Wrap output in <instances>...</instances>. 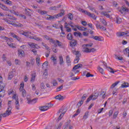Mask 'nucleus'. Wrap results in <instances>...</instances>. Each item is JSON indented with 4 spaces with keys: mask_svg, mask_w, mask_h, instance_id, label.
Listing matches in <instances>:
<instances>
[{
    "mask_svg": "<svg viewBox=\"0 0 129 129\" xmlns=\"http://www.w3.org/2000/svg\"><path fill=\"white\" fill-rule=\"evenodd\" d=\"M100 67H103L104 68H105V69H107L109 68V69H110V70H109V71L110 72V73H114V72L113 71V70L112 69V68H110V67H107V64H106L105 63V61H100Z\"/></svg>",
    "mask_w": 129,
    "mask_h": 129,
    "instance_id": "nucleus-1",
    "label": "nucleus"
},
{
    "mask_svg": "<svg viewBox=\"0 0 129 129\" xmlns=\"http://www.w3.org/2000/svg\"><path fill=\"white\" fill-rule=\"evenodd\" d=\"M72 52L73 54L76 55V58L74 60V63H78V62H79V60H80V58H79V57L81 56V54L79 53V51H76L75 50H72Z\"/></svg>",
    "mask_w": 129,
    "mask_h": 129,
    "instance_id": "nucleus-2",
    "label": "nucleus"
},
{
    "mask_svg": "<svg viewBox=\"0 0 129 129\" xmlns=\"http://www.w3.org/2000/svg\"><path fill=\"white\" fill-rule=\"evenodd\" d=\"M99 95V94L98 93H95L94 95H91L89 98L87 99L86 102L88 103V102H89L90 100H95L97 99L98 97V96Z\"/></svg>",
    "mask_w": 129,
    "mask_h": 129,
    "instance_id": "nucleus-3",
    "label": "nucleus"
},
{
    "mask_svg": "<svg viewBox=\"0 0 129 129\" xmlns=\"http://www.w3.org/2000/svg\"><path fill=\"white\" fill-rule=\"evenodd\" d=\"M13 99L15 100V107L16 108L19 110L20 109V104L19 102V97L17 95L15 94L12 97Z\"/></svg>",
    "mask_w": 129,
    "mask_h": 129,
    "instance_id": "nucleus-4",
    "label": "nucleus"
},
{
    "mask_svg": "<svg viewBox=\"0 0 129 129\" xmlns=\"http://www.w3.org/2000/svg\"><path fill=\"white\" fill-rule=\"evenodd\" d=\"M71 120H69L67 122H66L65 125L63 126L62 129H72L73 128V126L70 125Z\"/></svg>",
    "mask_w": 129,
    "mask_h": 129,
    "instance_id": "nucleus-5",
    "label": "nucleus"
},
{
    "mask_svg": "<svg viewBox=\"0 0 129 129\" xmlns=\"http://www.w3.org/2000/svg\"><path fill=\"white\" fill-rule=\"evenodd\" d=\"M82 12L85 15H87V16H88V17H90V18H92V19H93V20H96V17H95V15L94 14H91V13H90L87 11L84 10Z\"/></svg>",
    "mask_w": 129,
    "mask_h": 129,
    "instance_id": "nucleus-6",
    "label": "nucleus"
},
{
    "mask_svg": "<svg viewBox=\"0 0 129 129\" xmlns=\"http://www.w3.org/2000/svg\"><path fill=\"white\" fill-rule=\"evenodd\" d=\"M96 51V49L94 48H92L91 49L89 48H86L85 50H83V52L84 53H93Z\"/></svg>",
    "mask_w": 129,
    "mask_h": 129,
    "instance_id": "nucleus-7",
    "label": "nucleus"
},
{
    "mask_svg": "<svg viewBox=\"0 0 129 129\" xmlns=\"http://www.w3.org/2000/svg\"><path fill=\"white\" fill-rule=\"evenodd\" d=\"M6 94V91L4 89H1L0 91V105H2V99L1 98H3L5 95Z\"/></svg>",
    "mask_w": 129,
    "mask_h": 129,
    "instance_id": "nucleus-8",
    "label": "nucleus"
},
{
    "mask_svg": "<svg viewBox=\"0 0 129 129\" xmlns=\"http://www.w3.org/2000/svg\"><path fill=\"white\" fill-rule=\"evenodd\" d=\"M11 35L12 37H13V38H14L15 39L17 40V41H18L20 43H22V39H21V37H20V36L16 35L14 33H11Z\"/></svg>",
    "mask_w": 129,
    "mask_h": 129,
    "instance_id": "nucleus-9",
    "label": "nucleus"
},
{
    "mask_svg": "<svg viewBox=\"0 0 129 129\" xmlns=\"http://www.w3.org/2000/svg\"><path fill=\"white\" fill-rule=\"evenodd\" d=\"M18 56L20 57L21 58H23V57H25V52L22 50L20 49H18Z\"/></svg>",
    "mask_w": 129,
    "mask_h": 129,
    "instance_id": "nucleus-10",
    "label": "nucleus"
},
{
    "mask_svg": "<svg viewBox=\"0 0 129 129\" xmlns=\"http://www.w3.org/2000/svg\"><path fill=\"white\" fill-rule=\"evenodd\" d=\"M16 72V70H13L11 72L9 73L8 75V80H12L13 77H14V74Z\"/></svg>",
    "mask_w": 129,
    "mask_h": 129,
    "instance_id": "nucleus-11",
    "label": "nucleus"
},
{
    "mask_svg": "<svg viewBox=\"0 0 129 129\" xmlns=\"http://www.w3.org/2000/svg\"><path fill=\"white\" fill-rule=\"evenodd\" d=\"M76 45H77V40L75 39L72 40L70 42V46L72 47V48H74Z\"/></svg>",
    "mask_w": 129,
    "mask_h": 129,
    "instance_id": "nucleus-12",
    "label": "nucleus"
},
{
    "mask_svg": "<svg viewBox=\"0 0 129 129\" xmlns=\"http://www.w3.org/2000/svg\"><path fill=\"white\" fill-rule=\"evenodd\" d=\"M30 39H33V40H35V41H37V42L40 41L42 42V38H39L36 36H30Z\"/></svg>",
    "mask_w": 129,
    "mask_h": 129,
    "instance_id": "nucleus-13",
    "label": "nucleus"
},
{
    "mask_svg": "<svg viewBox=\"0 0 129 129\" xmlns=\"http://www.w3.org/2000/svg\"><path fill=\"white\" fill-rule=\"evenodd\" d=\"M44 38L46 39V40H49V42L50 43H52V44H56V41L53 40V39L52 38H50V37L47 36V35H44Z\"/></svg>",
    "mask_w": 129,
    "mask_h": 129,
    "instance_id": "nucleus-14",
    "label": "nucleus"
},
{
    "mask_svg": "<svg viewBox=\"0 0 129 129\" xmlns=\"http://www.w3.org/2000/svg\"><path fill=\"white\" fill-rule=\"evenodd\" d=\"M119 12L121 13V14H123L124 12H126V13L128 12V9H127L126 7H122L119 10Z\"/></svg>",
    "mask_w": 129,
    "mask_h": 129,
    "instance_id": "nucleus-15",
    "label": "nucleus"
},
{
    "mask_svg": "<svg viewBox=\"0 0 129 129\" xmlns=\"http://www.w3.org/2000/svg\"><path fill=\"white\" fill-rule=\"evenodd\" d=\"M48 17L46 18V20L47 21H53V20H54V19H57V17L56 15H54L53 16H52L51 15H47Z\"/></svg>",
    "mask_w": 129,
    "mask_h": 129,
    "instance_id": "nucleus-16",
    "label": "nucleus"
},
{
    "mask_svg": "<svg viewBox=\"0 0 129 129\" xmlns=\"http://www.w3.org/2000/svg\"><path fill=\"white\" fill-rule=\"evenodd\" d=\"M12 108L11 106H9L7 110L6 111V112L7 113V116H9V115H11V114H12Z\"/></svg>",
    "mask_w": 129,
    "mask_h": 129,
    "instance_id": "nucleus-17",
    "label": "nucleus"
},
{
    "mask_svg": "<svg viewBox=\"0 0 129 129\" xmlns=\"http://www.w3.org/2000/svg\"><path fill=\"white\" fill-rule=\"evenodd\" d=\"M27 99L28 101L27 103H28V104H33V101H36L35 99L31 100V98L29 96H27Z\"/></svg>",
    "mask_w": 129,
    "mask_h": 129,
    "instance_id": "nucleus-18",
    "label": "nucleus"
},
{
    "mask_svg": "<svg viewBox=\"0 0 129 129\" xmlns=\"http://www.w3.org/2000/svg\"><path fill=\"white\" fill-rule=\"evenodd\" d=\"M0 8L2 10H3V11H6L7 12H8V11H9V8L8 7H7V6L4 5V4H2L1 3H0Z\"/></svg>",
    "mask_w": 129,
    "mask_h": 129,
    "instance_id": "nucleus-19",
    "label": "nucleus"
},
{
    "mask_svg": "<svg viewBox=\"0 0 129 129\" xmlns=\"http://www.w3.org/2000/svg\"><path fill=\"white\" fill-rule=\"evenodd\" d=\"M54 98L58 100H63V99H64V96H62L60 94H59V95L56 96L54 97Z\"/></svg>",
    "mask_w": 129,
    "mask_h": 129,
    "instance_id": "nucleus-20",
    "label": "nucleus"
},
{
    "mask_svg": "<svg viewBox=\"0 0 129 129\" xmlns=\"http://www.w3.org/2000/svg\"><path fill=\"white\" fill-rule=\"evenodd\" d=\"M93 45V43H91L89 44H83V50H85V49H86V48H88L87 47H92Z\"/></svg>",
    "mask_w": 129,
    "mask_h": 129,
    "instance_id": "nucleus-21",
    "label": "nucleus"
},
{
    "mask_svg": "<svg viewBox=\"0 0 129 129\" xmlns=\"http://www.w3.org/2000/svg\"><path fill=\"white\" fill-rule=\"evenodd\" d=\"M126 35H127V33L123 32H118L117 33V37H121V36H125Z\"/></svg>",
    "mask_w": 129,
    "mask_h": 129,
    "instance_id": "nucleus-22",
    "label": "nucleus"
},
{
    "mask_svg": "<svg viewBox=\"0 0 129 129\" xmlns=\"http://www.w3.org/2000/svg\"><path fill=\"white\" fill-rule=\"evenodd\" d=\"M60 29L61 30V34H62L63 35H60V37H62V38L64 37H66V34L64 32V30H63V25H60Z\"/></svg>",
    "mask_w": 129,
    "mask_h": 129,
    "instance_id": "nucleus-23",
    "label": "nucleus"
},
{
    "mask_svg": "<svg viewBox=\"0 0 129 129\" xmlns=\"http://www.w3.org/2000/svg\"><path fill=\"white\" fill-rule=\"evenodd\" d=\"M66 63H67L68 66L71 65L70 64L71 63V60L69 55H68L66 57Z\"/></svg>",
    "mask_w": 129,
    "mask_h": 129,
    "instance_id": "nucleus-24",
    "label": "nucleus"
},
{
    "mask_svg": "<svg viewBox=\"0 0 129 129\" xmlns=\"http://www.w3.org/2000/svg\"><path fill=\"white\" fill-rule=\"evenodd\" d=\"M102 15H103V16H104L106 18H108L109 19H110L111 18V16L110 15H109L108 13H107L106 12H102Z\"/></svg>",
    "mask_w": 129,
    "mask_h": 129,
    "instance_id": "nucleus-25",
    "label": "nucleus"
},
{
    "mask_svg": "<svg viewBox=\"0 0 129 129\" xmlns=\"http://www.w3.org/2000/svg\"><path fill=\"white\" fill-rule=\"evenodd\" d=\"M102 15H103V16H104L106 18H108L109 19H110L111 18V16L110 15H109L108 13H107L106 12H102Z\"/></svg>",
    "mask_w": 129,
    "mask_h": 129,
    "instance_id": "nucleus-26",
    "label": "nucleus"
},
{
    "mask_svg": "<svg viewBox=\"0 0 129 129\" xmlns=\"http://www.w3.org/2000/svg\"><path fill=\"white\" fill-rule=\"evenodd\" d=\"M3 84V77L0 76V88H1V89H4V88H5V86H4Z\"/></svg>",
    "mask_w": 129,
    "mask_h": 129,
    "instance_id": "nucleus-27",
    "label": "nucleus"
},
{
    "mask_svg": "<svg viewBox=\"0 0 129 129\" xmlns=\"http://www.w3.org/2000/svg\"><path fill=\"white\" fill-rule=\"evenodd\" d=\"M66 111H67V110L64 109V108H62L61 109H60L58 111V113H60V112H61L62 115H64V114H65V113H66Z\"/></svg>",
    "mask_w": 129,
    "mask_h": 129,
    "instance_id": "nucleus-28",
    "label": "nucleus"
},
{
    "mask_svg": "<svg viewBox=\"0 0 129 129\" xmlns=\"http://www.w3.org/2000/svg\"><path fill=\"white\" fill-rule=\"evenodd\" d=\"M82 66V64H78L73 68V70H76L77 69H79V68H81Z\"/></svg>",
    "mask_w": 129,
    "mask_h": 129,
    "instance_id": "nucleus-29",
    "label": "nucleus"
},
{
    "mask_svg": "<svg viewBox=\"0 0 129 129\" xmlns=\"http://www.w3.org/2000/svg\"><path fill=\"white\" fill-rule=\"evenodd\" d=\"M40 110L41 111H45L46 110H48V107H47V106H42L40 107Z\"/></svg>",
    "mask_w": 129,
    "mask_h": 129,
    "instance_id": "nucleus-30",
    "label": "nucleus"
},
{
    "mask_svg": "<svg viewBox=\"0 0 129 129\" xmlns=\"http://www.w3.org/2000/svg\"><path fill=\"white\" fill-rule=\"evenodd\" d=\"M89 115V111H87L85 113V114L83 117V118H84V119H86L87 118H88Z\"/></svg>",
    "mask_w": 129,
    "mask_h": 129,
    "instance_id": "nucleus-31",
    "label": "nucleus"
},
{
    "mask_svg": "<svg viewBox=\"0 0 129 129\" xmlns=\"http://www.w3.org/2000/svg\"><path fill=\"white\" fill-rule=\"evenodd\" d=\"M67 38L68 40H70L72 41V40H73V35H72V34L71 33L68 34L67 36Z\"/></svg>",
    "mask_w": 129,
    "mask_h": 129,
    "instance_id": "nucleus-32",
    "label": "nucleus"
},
{
    "mask_svg": "<svg viewBox=\"0 0 129 129\" xmlns=\"http://www.w3.org/2000/svg\"><path fill=\"white\" fill-rule=\"evenodd\" d=\"M36 79V74H32L31 78V82H34Z\"/></svg>",
    "mask_w": 129,
    "mask_h": 129,
    "instance_id": "nucleus-33",
    "label": "nucleus"
},
{
    "mask_svg": "<svg viewBox=\"0 0 129 129\" xmlns=\"http://www.w3.org/2000/svg\"><path fill=\"white\" fill-rule=\"evenodd\" d=\"M119 83V81H117L115 82L114 83H113V84H112V85L110 87V88L111 89H113V88H114L115 87V86L116 85H117V84H118Z\"/></svg>",
    "mask_w": 129,
    "mask_h": 129,
    "instance_id": "nucleus-34",
    "label": "nucleus"
},
{
    "mask_svg": "<svg viewBox=\"0 0 129 129\" xmlns=\"http://www.w3.org/2000/svg\"><path fill=\"white\" fill-rule=\"evenodd\" d=\"M59 65H62V64L64 63V59H63V56H59Z\"/></svg>",
    "mask_w": 129,
    "mask_h": 129,
    "instance_id": "nucleus-35",
    "label": "nucleus"
},
{
    "mask_svg": "<svg viewBox=\"0 0 129 129\" xmlns=\"http://www.w3.org/2000/svg\"><path fill=\"white\" fill-rule=\"evenodd\" d=\"M28 45L29 46H30V47L33 49H35V48H36V44H35V43L30 42L28 43Z\"/></svg>",
    "mask_w": 129,
    "mask_h": 129,
    "instance_id": "nucleus-36",
    "label": "nucleus"
},
{
    "mask_svg": "<svg viewBox=\"0 0 129 129\" xmlns=\"http://www.w3.org/2000/svg\"><path fill=\"white\" fill-rule=\"evenodd\" d=\"M1 38L3 39V40H5L6 41H11V40H12V38H9L7 36H1Z\"/></svg>",
    "mask_w": 129,
    "mask_h": 129,
    "instance_id": "nucleus-37",
    "label": "nucleus"
},
{
    "mask_svg": "<svg viewBox=\"0 0 129 129\" xmlns=\"http://www.w3.org/2000/svg\"><path fill=\"white\" fill-rule=\"evenodd\" d=\"M7 17H8V19H9L10 20H13V21H16V20H17L16 18L14 17V16L10 15L9 14L7 15Z\"/></svg>",
    "mask_w": 129,
    "mask_h": 129,
    "instance_id": "nucleus-38",
    "label": "nucleus"
},
{
    "mask_svg": "<svg viewBox=\"0 0 129 129\" xmlns=\"http://www.w3.org/2000/svg\"><path fill=\"white\" fill-rule=\"evenodd\" d=\"M29 11H31V9H27L25 10V14L27 15V16H31V12H30Z\"/></svg>",
    "mask_w": 129,
    "mask_h": 129,
    "instance_id": "nucleus-39",
    "label": "nucleus"
},
{
    "mask_svg": "<svg viewBox=\"0 0 129 129\" xmlns=\"http://www.w3.org/2000/svg\"><path fill=\"white\" fill-rule=\"evenodd\" d=\"M24 82H22L21 84H20V89H19V90L20 91H24Z\"/></svg>",
    "mask_w": 129,
    "mask_h": 129,
    "instance_id": "nucleus-40",
    "label": "nucleus"
},
{
    "mask_svg": "<svg viewBox=\"0 0 129 129\" xmlns=\"http://www.w3.org/2000/svg\"><path fill=\"white\" fill-rule=\"evenodd\" d=\"M38 13L41 15H46L47 14V11H42V10H38Z\"/></svg>",
    "mask_w": 129,
    "mask_h": 129,
    "instance_id": "nucleus-41",
    "label": "nucleus"
},
{
    "mask_svg": "<svg viewBox=\"0 0 129 129\" xmlns=\"http://www.w3.org/2000/svg\"><path fill=\"white\" fill-rule=\"evenodd\" d=\"M115 59H117V60H120V61H122L123 60V58L122 57L118 56L117 55H115Z\"/></svg>",
    "mask_w": 129,
    "mask_h": 129,
    "instance_id": "nucleus-42",
    "label": "nucleus"
},
{
    "mask_svg": "<svg viewBox=\"0 0 129 129\" xmlns=\"http://www.w3.org/2000/svg\"><path fill=\"white\" fill-rule=\"evenodd\" d=\"M7 44L11 48H16V46L14 45V44H13V43L11 42H8Z\"/></svg>",
    "mask_w": 129,
    "mask_h": 129,
    "instance_id": "nucleus-43",
    "label": "nucleus"
},
{
    "mask_svg": "<svg viewBox=\"0 0 129 129\" xmlns=\"http://www.w3.org/2000/svg\"><path fill=\"white\" fill-rule=\"evenodd\" d=\"M98 70L100 73H101V74H103V69L101 68L100 66H98Z\"/></svg>",
    "mask_w": 129,
    "mask_h": 129,
    "instance_id": "nucleus-44",
    "label": "nucleus"
},
{
    "mask_svg": "<svg viewBox=\"0 0 129 129\" xmlns=\"http://www.w3.org/2000/svg\"><path fill=\"white\" fill-rule=\"evenodd\" d=\"M55 42L58 47H61L62 46V42H60L59 40H56Z\"/></svg>",
    "mask_w": 129,
    "mask_h": 129,
    "instance_id": "nucleus-45",
    "label": "nucleus"
},
{
    "mask_svg": "<svg viewBox=\"0 0 129 129\" xmlns=\"http://www.w3.org/2000/svg\"><path fill=\"white\" fill-rule=\"evenodd\" d=\"M118 115V111L115 112L113 115V119L116 118V116H117Z\"/></svg>",
    "mask_w": 129,
    "mask_h": 129,
    "instance_id": "nucleus-46",
    "label": "nucleus"
},
{
    "mask_svg": "<svg viewBox=\"0 0 129 129\" xmlns=\"http://www.w3.org/2000/svg\"><path fill=\"white\" fill-rule=\"evenodd\" d=\"M101 22L104 26H107V23H106V21L104 19H102Z\"/></svg>",
    "mask_w": 129,
    "mask_h": 129,
    "instance_id": "nucleus-47",
    "label": "nucleus"
},
{
    "mask_svg": "<svg viewBox=\"0 0 129 129\" xmlns=\"http://www.w3.org/2000/svg\"><path fill=\"white\" fill-rule=\"evenodd\" d=\"M68 18L71 20V21H72V20H73V15L71 13H69L68 14Z\"/></svg>",
    "mask_w": 129,
    "mask_h": 129,
    "instance_id": "nucleus-48",
    "label": "nucleus"
},
{
    "mask_svg": "<svg viewBox=\"0 0 129 129\" xmlns=\"http://www.w3.org/2000/svg\"><path fill=\"white\" fill-rule=\"evenodd\" d=\"M63 15H64V13L60 12V13L55 15V16L56 17V19H57V18H59V17H62Z\"/></svg>",
    "mask_w": 129,
    "mask_h": 129,
    "instance_id": "nucleus-49",
    "label": "nucleus"
},
{
    "mask_svg": "<svg viewBox=\"0 0 129 129\" xmlns=\"http://www.w3.org/2000/svg\"><path fill=\"white\" fill-rule=\"evenodd\" d=\"M5 4H6V5H9V6H11L12 5L13 2H12V1L10 0H7L5 2Z\"/></svg>",
    "mask_w": 129,
    "mask_h": 129,
    "instance_id": "nucleus-50",
    "label": "nucleus"
},
{
    "mask_svg": "<svg viewBox=\"0 0 129 129\" xmlns=\"http://www.w3.org/2000/svg\"><path fill=\"white\" fill-rule=\"evenodd\" d=\"M69 26H71V27L72 28H74L75 27V25H74V23H73V22L70 21L69 23H68Z\"/></svg>",
    "mask_w": 129,
    "mask_h": 129,
    "instance_id": "nucleus-51",
    "label": "nucleus"
},
{
    "mask_svg": "<svg viewBox=\"0 0 129 129\" xmlns=\"http://www.w3.org/2000/svg\"><path fill=\"white\" fill-rule=\"evenodd\" d=\"M26 96H27V91H26L25 90H24L23 91H22V97H26Z\"/></svg>",
    "mask_w": 129,
    "mask_h": 129,
    "instance_id": "nucleus-52",
    "label": "nucleus"
},
{
    "mask_svg": "<svg viewBox=\"0 0 129 129\" xmlns=\"http://www.w3.org/2000/svg\"><path fill=\"white\" fill-rule=\"evenodd\" d=\"M99 29L102 30V31H106V27L102 26H99Z\"/></svg>",
    "mask_w": 129,
    "mask_h": 129,
    "instance_id": "nucleus-53",
    "label": "nucleus"
},
{
    "mask_svg": "<svg viewBox=\"0 0 129 129\" xmlns=\"http://www.w3.org/2000/svg\"><path fill=\"white\" fill-rule=\"evenodd\" d=\"M94 40H96V41H101V38L99 36H96L94 37Z\"/></svg>",
    "mask_w": 129,
    "mask_h": 129,
    "instance_id": "nucleus-54",
    "label": "nucleus"
},
{
    "mask_svg": "<svg viewBox=\"0 0 129 129\" xmlns=\"http://www.w3.org/2000/svg\"><path fill=\"white\" fill-rule=\"evenodd\" d=\"M17 33L20 34V35H23L24 31H23L22 30L19 29L17 30Z\"/></svg>",
    "mask_w": 129,
    "mask_h": 129,
    "instance_id": "nucleus-55",
    "label": "nucleus"
},
{
    "mask_svg": "<svg viewBox=\"0 0 129 129\" xmlns=\"http://www.w3.org/2000/svg\"><path fill=\"white\" fill-rule=\"evenodd\" d=\"M36 61L38 66H40V58L39 57L36 58Z\"/></svg>",
    "mask_w": 129,
    "mask_h": 129,
    "instance_id": "nucleus-56",
    "label": "nucleus"
},
{
    "mask_svg": "<svg viewBox=\"0 0 129 129\" xmlns=\"http://www.w3.org/2000/svg\"><path fill=\"white\" fill-rule=\"evenodd\" d=\"M62 89H63V86L61 85L59 87H58V88H56V91H60V90H62Z\"/></svg>",
    "mask_w": 129,
    "mask_h": 129,
    "instance_id": "nucleus-57",
    "label": "nucleus"
},
{
    "mask_svg": "<svg viewBox=\"0 0 129 129\" xmlns=\"http://www.w3.org/2000/svg\"><path fill=\"white\" fill-rule=\"evenodd\" d=\"M94 75L91 74L89 73H87L86 75V77H93Z\"/></svg>",
    "mask_w": 129,
    "mask_h": 129,
    "instance_id": "nucleus-58",
    "label": "nucleus"
},
{
    "mask_svg": "<svg viewBox=\"0 0 129 129\" xmlns=\"http://www.w3.org/2000/svg\"><path fill=\"white\" fill-rule=\"evenodd\" d=\"M89 9H90V11H92V12H94L95 13H97L96 10H95V8H94L93 7H89Z\"/></svg>",
    "mask_w": 129,
    "mask_h": 129,
    "instance_id": "nucleus-59",
    "label": "nucleus"
},
{
    "mask_svg": "<svg viewBox=\"0 0 129 129\" xmlns=\"http://www.w3.org/2000/svg\"><path fill=\"white\" fill-rule=\"evenodd\" d=\"M42 46H43V47H45V48L46 49V50H49V46H48V45H47V44H45L44 43H42Z\"/></svg>",
    "mask_w": 129,
    "mask_h": 129,
    "instance_id": "nucleus-60",
    "label": "nucleus"
},
{
    "mask_svg": "<svg viewBox=\"0 0 129 129\" xmlns=\"http://www.w3.org/2000/svg\"><path fill=\"white\" fill-rule=\"evenodd\" d=\"M121 22V19H120L118 17L116 18L117 24H120Z\"/></svg>",
    "mask_w": 129,
    "mask_h": 129,
    "instance_id": "nucleus-61",
    "label": "nucleus"
},
{
    "mask_svg": "<svg viewBox=\"0 0 129 129\" xmlns=\"http://www.w3.org/2000/svg\"><path fill=\"white\" fill-rule=\"evenodd\" d=\"M76 28L80 30V31H83V27L79 26H76Z\"/></svg>",
    "mask_w": 129,
    "mask_h": 129,
    "instance_id": "nucleus-62",
    "label": "nucleus"
},
{
    "mask_svg": "<svg viewBox=\"0 0 129 129\" xmlns=\"http://www.w3.org/2000/svg\"><path fill=\"white\" fill-rule=\"evenodd\" d=\"M40 88L41 89H45V84H44V83H42L40 84Z\"/></svg>",
    "mask_w": 129,
    "mask_h": 129,
    "instance_id": "nucleus-63",
    "label": "nucleus"
},
{
    "mask_svg": "<svg viewBox=\"0 0 129 129\" xmlns=\"http://www.w3.org/2000/svg\"><path fill=\"white\" fill-rule=\"evenodd\" d=\"M62 123H60L57 126L55 127V129H60L61 126H62Z\"/></svg>",
    "mask_w": 129,
    "mask_h": 129,
    "instance_id": "nucleus-64",
    "label": "nucleus"
}]
</instances>
